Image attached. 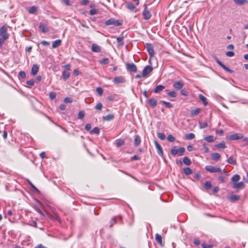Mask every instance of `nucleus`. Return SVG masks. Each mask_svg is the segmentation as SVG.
I'll return each mask as SVG.
<instances>
[{"instance_id": "obj_1", "label": "nucleus", "mask_w": 248, "mask_h": 248, "mask_svg": "<svg viewBox=\"0 0 248 248\" xmlns=\"http://www.w3.org/2000/svg\"><path fill=\"white\" fill-rule=\"evenodd\" d=\"M205 169L211 173L220 172L221 173H226V171L224 169L222 170L219 167H217L211 165L206 166Z\"/></svg>"}, {"instance_id": "obj_2", "label": "nucleus", "mask_w": 248, "mask_h": 248, "mask_svg": "<svg viewBox=\"0 0 248 248\" xmlns=\"http://www.w3.org/2000/svg\"><path fill=\"white\" fill-rule=\"evenodd\" d=\"M106 26L113 25L115 27H118L122 25V23L119 20H115L114 18H110L105 22Z\"/></svg>"}, {"instance_id": "obj_3", "label": "nucleus", "mask_w": 248, "mask_h": 248, "mask_svg": "<svg viewBox=\"0 0 248 248\" xmlns=\"http://www.w3.org/2000/svg\"><path fill=\"white\" fill-rule=\"evenodd\" d=\"M7 29L6 27L3 26L0 28V36L1 38L7 40L9 38V34L7 32Z\"/></svg>"}, {"instance_id": "obj_4", "label": "nucleus", "mask_w": 248, "mask_h": 248, "mask_svg": "<svg viewBox=\"0 0 248 248\" xmlns=\"http://www.w3.org/2000/svg\"><path fill=\"white\" fill-rule=\"evenodd\" d=\"M153 67L150 65L146 66L142 70V76L146 77L153 71Z\"/></svg>"}, {"instance_id": "obj_5", "label": "nucleus", "mask_w": 248, "mask_h": 248, "mask_svg": "<svg viewBox=\"0 0 248 248\" xmlns=\"http://www.w3.org/2000/svg\"><path fill=\"white\" fill-rule=\"evenodd\" d=\"M127 70L130 72H136L137 71L136 65L133 63H127L126 64Z\"/></svg>"}, {"instance_id": "obj_6", "label": "nucleus", "mask_w": 248, "mask_h": 248, "mask_svg": "<svg viewBox=\"0 0 248 248\" xmlns=\"http://www.w3.org/2000/svg\"><path fill=\"white\" fill-rule=\"evenodd\" d=\"M145 47L150 56L151 57H153L155 55V51L152 45L150 43H147L146 44Z\"/></svg>"}, {"instance_id": "obj_7", "label": "nucleus", "mask_w": 248, "mask_h": 248, "mask_svg": "<svg viewBox=\"0 0 248 248\" xmlns=\"http://www.w3.org/2000/svg\"><path fill=\"white\" fill-rule=\"evenodd\" d=\"M144 9L142 12V15L143 18L146 20L149 19L151 17V14L149 11H148L147 9V6L146 4L144 5Z\"/></svg>"}, {"instance_id": "obj_8", "label": "nucleus", "mask_w": 248, "mask_h": 248, "mask_svg": "<svg viewBox=\"0 0 248 248\" xmlns=\"http://www.w3.org/2000/svg\"><path fill=\"white\" fill-rule=\"evenodd\" d=\"M243 135L241 133H236L233 135H231L229 137V140H235L239 139H241L244 138Z\"/></svg>"}, {"instance_id": "obj_9", "label": "nucleus", "mask_w": 248, "mask_h": 248, "mask_svg": "<svg viewBox=\"0 0 248 248\" xmlns=\"http://www.w3.org/2000/svg\"><path fill=\"white\" fill-rule=\"evenodd\" d=\"M154 143L157 149L158 154L161 156H163V152L161 146L156 140L154 141Z\"/></svg>"}, {"instance_id": "obj_10", "label": "nucleus", "mask_w": 248, "mask_h": 248, "mask_svg": "<svg viewBox=\"0 0 248 248\" xmlns=\"http://www.w3.org/2000/svg\"><path fill=\"white\" fill-rule=\"evenodd\" d=\"M216 61L217 63L224 70L229 73H232V71L225 66L220 61H219L218 59H216Z\"/></svg>"}, {"instance_id": "obj_11", "label": "nucleus", "mask_w": 248, "mask_h": 248, "mask_svg": "<svg viewBox=\"0 0 248 248\" xmlns=\"http://www.w3.org/2000/svg\"><path fill=\"white\" fill-rule=\"evenodd\" d=\"M126 7L131 12H137L136 6L131 2H126Z\"/></svg>"}, {"instance_id": "obj_12", "label": "nucleus", "mask_w": 248, "mask_h": 248, "mask_svg": "<svg viewBox=\"0 0 248 248\" xmlns=\"http://www.w3.org/2000/svg\"><path fill=\"white\" fill-rule=\"evenodd\" d=\"M113 81L116 84H118L125 82V80L124 77L120 76L114 78Z\"/></svg>"}, {"instance_id": "obj_13", "label": "nucleus", "mask_w": 248, "mask_h": 248, "mask_svg": "<svg viewBox=\"0 0 248 248\" xmlns=\"http://www.w3.org/2000/svg\"><path fill=\"white\" fill-rule=\"evenodd\" d=\"M245 187V185L243 182H240L233 184V188L237 189H242Z\"/></svg>"}, {"instance_id": "obj_14", "label": "nucleus", "mask_w": 248, "mask_h": 248, "mask_svg": "<svg viewBox=\"0 0 248 248\" xmlns=\"http://www.w3.org/2000/svg\"><path fill=\"white\" fill-rule=\"evenodd\" d=\"M184 86V83L181 81L175 82L173 84V87L176 90H181Z\"/></svg>"}, {"instance_id": "obj_15", "label": "nucleus", "mask_w": 248, "mask_h": 248, "mask_svg": "<svg viewBox=\"0 0 248 248\" xmlns=\"http://www.w3.org/2000/svg\"><path fill=\"white\" fill-rule=\"evenodd\" d=\"M92 51L94 52H100L101 51V48L98 45L93 44L92 45Z\"/></svg>"}, {"instance_id": "obj_16", "label": "nucleus", "mask_w": 248, "mask_h": 248, "mask_svg": "<svg viewBox=\"0 0 248 248\" xmlns=\"http://www.w3.org/2000/svg\"><path fill=\"white\" fill-rule=\"evenodd\" d=\"M39 70V66L37 64H33L31 68V74L35 75L37 74Z\"/></svg>"}, {"instance_id": "obj_17", "label": "nucleus", "mask_w": 248, "mask_h": 248, "mask_svg": "<svg viewBox=\"0 0 248 248\" xmlns=\"http://www.w3.org/2000/svg\"><path fill=\"white\" fill-rule=\"evenodd\" d=\"M62 41L60 39L56 40L52 42V48H55L61 45Z\"/></svg>"}, {"instance_id": "obj_18", "label": "nucleus", "mask_w": 248, "mask_h": 248, "mask_svg": "<svg viewBox=\"0 0 248 248\" xmlns=\"http://www.w3.org/2000/svg\"><path fill=\"white\" fill-rule=\"evenodd\" d=\"M39 29L42 32L45 33L49 31L48 28L44 24H40L39 26Z\"/></svg>"}, {"instance_id": "obj_19", "label": "nucleus", "mask_w": 248, "mask_h": 248, "mask_svg": "<svg viewBox=\"0 0 248 248\" xmlns=\"http://www.w3.org/2000/svg\"><path fill=\"white\" fill-rule=\"evenodd\" d=\"M165 89V86L161 85H159L156 86L154 90V92L155 93H158V92L162 91L163 90Z\"/></svg>"}, {"instance_id": "obj_20", "label": "nucleus", "mask_w": 248, "mask_h": 248, "mask_svg": "<svg viewBox=\"0 0 248 248\" xmlns=\"http://www.w3.org/2000/svg\"><path fill=\"white\" fill-rule=\"evenodd\" d=\"M148 102L150 104L151 107L153 108L155 107L157 104L156 100L154 98H150L149 100H148Z\"/></svg>"}, {"instance_id": "obj_21", "label": "nucleus", "mask_w": 248, "mask_h": 248, "mask_svg": "<svg viewBox=\"0 0 248 248\" xmlns=\"http://www.w3.org/2000/svg\"><path fill=\"white\" fill-rule=\"evenodd\" d=\"M204 140L208 142H213L215 141L216 138L213 136L210 135L204 137Z\"/></svg>"}, {"instance_id": "obj_22", "label": "nucleus", "mask_w": 248, "mask_h": 248, "mask_svg": "<svg viewBox=\"0 0 248 248\" xmlns=\"http://www.w3.org/2000/svg\"><path fill=\"white\" fill-rule=\"evenodd\" d=\"M114 118V115L113 114H108L106 116H103L102 118L104 121H109L113 120Z\"/></svg>"}, {"instance_id": "obj_23", "label": "nucleus", "mask_w": 248, "mask_h": 248, "mask_svg": "<svg viewBox=\"0 0 248 248\" xmlns=\"http://www.w3.org/2000/svg\"><path fill=\"white\" fill-rule=\"evenodd\" d=\"M199 99L202 101L203 104L204 105V106H206L208 104L207 103V99H206V98L203 95H202V94H200L199 95Z\"/></svg>"}, {"instance_id": "obj_24", "label": "nucleus", "mask_w": 248, "mask_h": 248, "mask_svg": "<svg viewBox=\"0 0 248 248\" xmlns=\"http://www.w3.org/2000/svg\"><path fill=\"white\" fill-rule=\"evenodd\" d=\"M235 4L239 5H242L248 3L247 0H233Z\"/></svg>"}, {"instance_id": "obj_25", "label": "nucleus", "mask_w": 248, "mask_h": 248, "mask_svg": "<svg viewBox=\"0 0 248 248\" xmlns=\"http://www.w3.org/2000/svg\"><path fill=\"white\" fill-rule=\"evenodd\" d=\"M155 239L157 243H158L161 246H162V236L161 235L156 233L155 236Z\"/></svg>"}, {"instance_id": "obj_26", "label": "nucleus", "mask_w": 248, "mask_h": 248, "mask_svg": "<svg viewBox=\"0 0 248 248\" xmlns=\"http://www.w3.org/2000/svg\"><path fill=\"white\" fill-rule=\"evenodd\" d=\"M201 111V110L200 108H197L194 110H191V116L194 117V116H197L200 113Z\"/></svg>"}, {"instance_id": "obj_27", "label": "nucleus", "mask_w": 248, "mask_h": 248, "mask_svg": "<svg viewBox=\"0 0 248 248\" xmlns=\"http://www.w3.org/2000/svg\"><path fill=\"white\" fill-rule=\"evenodd\" d=\"M140 138L139 135H136L134 139V145L135 146H138L140 143Z\"/></svg>"}, {"instance_id": "obj_28", "label": "nucleus", "mask_w": 248, "mask_h": 248, "mask_svg": "<svg viewBox=\"0 0 248 248\" xmlns=\"http://www.w3.org/2000/svg\"><path fill=\"white\" fill-rule=\"evenodd\" d=\"M37 10H38L37 7H36L35 6H32L29 9L28 12L30 14H34L35 12H36L37 11Z\"/></svg>"}, {"instance_id": "obj_29", "label": "nucleus", "mask_w": 248, "mask_h": 248, "mask_svg": "<svg viewBox=\"0 0 248 248\" xmlns=\"http://www.w3.org/2000/svg\"><path fill=\"white\" fill-rule=\"evenodd\" d=\"M240 178V177L239 175L235 174L232 177L231 181L233 182V184L236 183L239 180Z\"/></svg>"}, {"instance_id": "obj_30", "label": "nucleus", "mask_w": 248, "mask_h": 248, "mask_svg": "<svg viewBox=\"0 0 248 248\" xmlns=\"http://www.w3.org/2000/svg\"><path fill=\"white\" fill-rule=\"evenodd\" d=\"M183 172L186 175H190L192 173L191 169L189 167H186L184 168Z\"/></svg>"}, {"instance_id": "obj_31", "label": "nucleus", "mask_w": 248, "mask_h": 248, "mask_svg": "<svg viewBox=\"0 0 248 248\" xmlns=\"http://www.w3.org/2000/svg\"><path fill=\"white\" fill-rule=\"evenodd\" d=\"M183 162L184 164L187 166H189L192 164L190 159L186 156L184 157Z\"/></svg>"}, {"instance_id": "obj_32", "label": "nucleus", "mask_w": 248, "mask_h": 248, "mask_svg": "<svg viewBox=\"0 0 248 248\" xmlns=\"http://www.w3.org/2000/svg\"><path fill=\"white\" fill-rule=\"evenodd\" d=\"M160 103L162 104L166 107L168 108H170L172 107V105L171 103H170V102H166L164 100L160 101Z\"/></svg>"}, {"instance_id": "obj_33", "label": "nucleus", "mask_w": 248, "mask_h": 248, "mask_svg": "<svg viewBox=\"0 0 248 248\" xmlns=\"http://www.w3.org/2000/svg\"><path fill=\"white\" fill-rule=\"evenodd\" d=\"M211 156L213 160L217 161L220 158V155L218 153H213L211 155Z\"/></svg>"}, {"instance_id": "obj_34", "label": "nucleus", "mask_w": 248, "mask_h": 248, "mask_svg": "<svg viewBox=\"0 0 248 248\" xmlns=\"http://www.w3.org/2000/svg\"><path fill=\"white\" fill-rule=\"evenodd\" d=\"M240 198V196H238V195H232V196H230V197L229 198V200L232 202H235L237 200H238Z\"/></svg>"}, {"instance_id": "obj_35", "label": "nucleus", "mask_w": 248, "mask_h": 248, "mask_svg": "<svg viewBox=\"0 0 248 248\" xmlns=\"http://www.w3.org/2000/svg\"><path fill=\"white\" fill-rule=\"evenodd\" d=\"M116 146L118 147L122 146L124 145V142L123 140L122 139H118L116 141Z\"/></svg>"}, {"instance_id": "obj_36", "label": "nucleus", "mask_w": 248, "mask_h": 248, "mask_svg": "<svg viewBox=\"0 0 248 248\" xmlns=\"http://www.w3.org/2000/svg\"><path fill=\"white\" fill-rule=\"evenodd\" d=\"M216 147L217 148H219V149H224L226 147V146L224 142H222L219 143L218 144H217L216 145Z\"/></svg>"}, {"instance_id": "obj_37", "label": "nucleus", "mask_w": 248, "mask_h": 248, "mask_svg": "<svg viewBox=\"0 0 248 248\" xmlns=\"http://www.w3.org/2000/svg\"><path fill=\"white\" fill-rule=\"evenodd\" d=\"M195 135L194 133H189L186 136V139L187 140H191L195 138Z\"/></svg>"}, {"instance_id": "obj_38", "label": "nucleus", "mask_w": 248, "mask_h": 248, "mask_svg": "<svg viewBox=\"0 0 248 248\" xmlns=\"http://www.w3.org/2000/svg\"><path fill=\"white\" fill-rule=\"evenodd\" d=\"M227 161L228 163L231 164L235 165L236 164V160L233 158L232 156L230 157L227 160Z\"/></svg>"}, {"instance_id": "obj_39", "label": "nucleus", "mask_w": 248, "mask_h": 248, "mask_svg": "<svg viewBox=\"0 0 248 248\" xmlns=\"http://www.w3.org/2000/svg\"><path fill=\"white\" fill-rule=\"evenodd\" d=\"M70 76V73L66 71L62 72V77L64 80H66Z\"/></svg>"}, {"instance_id": "obj_40", "label": "nucleus", "mask_w": 248, "mask_h": 248, "mask_svg": "<svg viewBox=\"0 0 248 248\" xmlns=\"http://www.w3.org/2000/svg\"><path fill=\"white\" fill-rule=\"evenodd\" d=\"M99 132H100V129L97 127H95L93 128L90 131V133L92 134H98L99 133Z\"/></svg>"}, {"instance_id": "obj_41", "label": "nucleus", "mask_w": 248, "mask_h": 248, "mask_svg": "<svg viewBox=\"0 0 248 248\" xmlns=\"http://www.w3.org/2000/svg\"><path fill=\"white\" fill-rule=\"evenodd\" d=\"M123 38H124V37L123 36H119L117 38V42H118L119 46H122L124 45V42L123 41Z\"/></svg>"}, {"instance_id": "obj_42", "label": "nucleus", "mask_w": 248, "mask_h": 248, "mask_svg": "<svg viewBox=\"0 0 248 248\" xmlns=\"http://www.w3.org/2000/svg\"><path fill=\"white\" fill-rule=\"evenodd\" d=\"M109 61L108 58H104L99 61V63L101 64H107L108 63Z\"/></svg>"}, {"instance_id": "obj_43", "label": "nucleus", "mask_w": 248, "mask_h": 248, "mask_svg": "<svg viewBox=\"0 0 248 248\" xmlns=\"http://www.w3.org/2000/svg\"><path fill=\"white\" fill-rule=\"evenodd\" d=\"M185 151V149L184 147H180L179 149H178V155L179 156H182L183 155L184 152Z\"/></svg>"}, {"instance_id": "obj_44", "label": "nucleus", "mask_w": 248, "mask_h": 248, "mask_svg": "<svg viewBox=\"0 0 248 248\" xmlns=\"http://www.w3.org/2000/svg\"><path fill=\"white\" fill-rule=\"evenodd\" d=\"M199 125L200 128H204L208 126V124L206 122H200Z\"/></svg>"}, {"instance_id": "obj_45", "label": "nucleus", "mask_w": 248, "mask_h": 248, "mask_svg": "<svg viewBox=\"0 0 248 248\" xmlns=\"http://www.w3.org/2000/svg\"><path fill=\"white\" fill-rule=\"evenodd\" d=\"M157 137L159 139H160L161 140H164L166 138L165 135L163 133H158Z\"/></svg>"}, {"instance_id": "obj_46", "label": "nucleus", "mask_w": 248, "mask_h": 248, "mask_svg": "<svg viewBox=\"0 0 248 248\" xmlns=\"http://www.w3.org/2000/svg\"><path fill=\"white\" fill-rule=\"evenodd\" d=\"M103 108V105L101 103H98L95 106V108L97 110H101Z\"/></svg>"}, {"instance_id": "obj_47", "label": "nucleus", "mask_w": 248, "mask_h": 248, "mask_svg": "<svg viewBox=\"0 0 248 248\" xmlns=\"http://www.w3.org/2000/svg\"><path fill=\"white\" fill-rule=\"evenodd\" d=\"M170 153L173 155H175L177 154L178 155V149H175V147H174L171 149Z\"/></svg>"}, {"instance_id": "obj_48", "label": "nucleus", "mask_w": 248, "mask_h": 248, "mask_svg": "<svg viewBox=\"0 0 248 248\" xmlns=\"http://www.w3.org/2000/svg\"><path fill=\"white\" fill-rule=\"evenodd\" d=\"M85 113L83 111H80L78 114V118L82 119L84 117Z\"/></svg>"}, {"instance_id": "obj_49", "label": "nucleus", "mask_w": 248, "mask_h": 248, "mask_svg": "<svg viewBox=\"0 0 248 248\" xmlns=\"http://www.w3.org/2000/svg\"><path fill=\"white\" fill-rule=\"evenodd\" d=\"M204 187L206 189H210L212 187V184L210 182H206L204 184Z\"/></svg>"}, {"instance_id": "obj_50", "label": "nucleus", "mask_w": 248, "mask_h": 248, "mask_svg": "<svg viewBox=\"0 0 248 248\" xmlns=\"http://www.w3.org/2000/svg\"><path fill=\"white\" fill-rule=\"evenodd\" d=\"M56 97V93L55 92H50L49 93V98L51 100L54 99Z\"/></svg>"}, {"instance_id": "obj_51", "label": "nucleus", "mask_w": 248, "mask_h": 248, "mask_svg": "<svg viewBox=\"0 0 248 248\" xmlns=\"http://www.w3.org/2000/svg\"><path fill=\"white\" fill-rule=\"evenodd\" d=\"M167 139L170 142H173L175 140V138L172 135H169Z\"/></svg>"}, {"instance_id": "obj_52", "label": "nucleus", "mask_w": 248, "mask_h": 248, "mask_svg": "<svg viewBox=\"0 0 248 248\" xmlns=\"http://www.w3.org/2000/svg\"><path fill=\"white\" fill-rule=\"evenodd\" d=\"M96 91L97 93L100 95H101L103 93V90L101 87L97 88Z\"/></svg>"}, {"instance_id": "obj_53", "label": "nucleus", "mask_w": 248, "mask_h": 248, "mask_svg": "<svg viewBox=\"0 0 248 248\" xmlns=\"http://www.w3.org/2000/svg\"><path fill=\"white\" fill-rule=\"evenodd\" d=\"M64 101L66 103H70L73 102V99L71 97H65L64 99Z\"/></svg>"}, {"instance_id": "obj_54", "label": "nucleus", "mask_w": 248, "mask_h": 248, "mask_svg": "<svg viewBox=\"0 0 248 248\" xmlns=\"http://www.w3.org/2000/svg\"><path fill=\"white\" fill-rule=\"evenodd\" d=\"M98 13V11L96 9H93L90 11V14L92 16Z\"/></svg>"}, {"instance_id": "obj_55", "label": "nucleus", "mask_w": 248, "mask_h": 248, "mask_svg": "<svg viewBox=\"0 0 248 248\" xmlns=\"http://www.w3.org/2000/svg\"><path fill=\"white\" fill-rule=\"evenodd\" d=\"M168 95L171 97H175L176 93L174 91H171L168 93Z\"/></svg>"}, {"instance_id": "obj_56", "label": "nucleus", "mask_w": 248, "mask_h": 248, "mask_svg": "<svg viewBox=\"0 0 248 248\" xmlns=\"http://www.w3.org/2000/svg\"><path fill=\"white\" fill-rule=\"evenodd\" d=\"M19 76L22 78H26V73L24 71H20L19 73Z\"/></svg>"}, {"instance_id": "obj_57", "label": "nucleus", "mask_w": 248, "mask_h": 248, "mask_svg": "<svg viewBox=\"0 0 248 248\" xmlns=\"http://www.w3.org/2000/svg\"><path fill=\"white\" fill-rule=\"evenodd\" d=\"M116 218L115 217H113L110 221V227H112L113 224L116 223Z\"/></svg>"}, {"instance_id": "obj_58", "label": "nucleus", "mask_w": 248, "mask_h": 248, "mask_svg": "<svg viewBox=\"0 0 248 248\" xmlns=\"http://www.w3.org/2000/svg\"><path fill=\"white\" fill-rule=\"evenodd\" d=\"M226 55L228 57H231L234 56V53L232 51H228L226 53Z\"/></svg>"}, {"instance_id": "obj_59", "label": "nucleus", "mask_w": 248, "mask_h": 248, "mask_svg": "<svg viewBox=\"0 0 248 248\" xmlns=\"http://www.w3.org/2000/svg\"><path fill=\"white\" fill-rule=\"evenodd\" d=\"M26 83L29 86H32L34 84V81L33 80H30L27 81Z\"/></svg>"}, {"instance_id": "obj_60", "label": "nucleus", "mask_w": 248, "mask_h": 248, "mask_svg": "<svg viewBox=\"0 0 248 248\" xmlns=\"http://www.w3.org/2000/svg\"><path fill=\"white\" fill-rule=\"evenodd\" d=\"M28 183L30 185V186L35 190L37 191V188L33 185V184L29 180H28Z\"/></svg>"}, {"instance_id": "obj_61", "label": "nucleus", "mask_w": 248, "mask_h": 248, "mask_svg": "<svg viewBox=\"0 0 248 248\" xmlns=\"http://www.w3.org/2000/svg\"><path fill=\"white\" fill-rule=\"evenodd\" d=\"M218 180L222 183H223L225 181V178L222 176H220L218 177Z\"/></svg>"}, {"instance_id": "obj_62", "label": "nucleus", "mask_w": 248, "mask_h": 248, "mask_svg": "<svg viewBox=\"0 0 248 248\" xmlns=\"http://www.w3.org/2000/svg\"><path fill=\"white\" fill-rule=\"evenodd\" d=\"M92 128L91 124H86L85 126V129L87 131H89Z\"/></svg>"}, {"instance_id": "obj_63", "label": "nucleus", "mask_w": 248, "mask_h": 248, "mask_svg": "<svg viewBox=\"0 0 248 248\" xmlns=\"http://www.w3.org/2000/svg\"><path fill=\"white\" fill-rule=\"evenodd\" d=\"M202 247L203 248H211L212 247V245H207L205 243L202 244Z\"/></svg>"}, {"instance_id": "obj_64", "label": "nucleus", "mask_w": 248, "mask_h": 248, "mask_svg": "<svg viewBox=\"0 0 248 248\" xmlns=\"http://www.w3.org/2000/svg\"><path fill=\"white\" fill-rule=\"evenodd\" d=\"M202 146L204 148V151L205 153H208L209 152V148L206 146L205 143H203Z\"/></svg>"}]
</instances>
